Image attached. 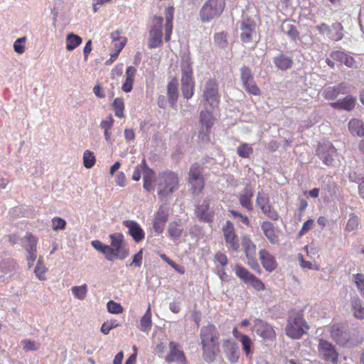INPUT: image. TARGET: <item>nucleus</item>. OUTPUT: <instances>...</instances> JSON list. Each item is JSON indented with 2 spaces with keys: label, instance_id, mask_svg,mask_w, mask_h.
Wrapping results in <instances>:
<instances>
[{
  "label": "nucleus",
  "instance_id": "f257e3e1",
  "mask_svg": "<svg viewBox=\"0 0 364 364\" xmlns=\"http://www.w3.org/2000/svg\"><path fill=\"white\" fill-rule=\"evenodd\" d=\"M200 340L203 359L209 363H213L220 352V333L216 326L208 323L200 330Z\"/></svg>",
  "mask_w": 364,
  "mask_h": 364
},
{
  "label": "nucleus",
  "instance_id": "f03ea898",
  "mask_svg": "<svg viewBox=\"0 0 364 364\" xmlns=\"http://www.w3.org/2000/svg\"><path fill=\"white\" fill-rule=\"evenodd\" d=\"M154 186L159 198L166 199L179 188L180 181L176 172L166 170L159 173L154 180Z\"/></svg>",
  "mask_w": 364,
  "mask_h": 364
},
{
  "label": "nucleus",
  "instance_id": "7ed1b4c3",
  "mask_svg": "<svg viewBox=\"0 0 364 364\" xmlns=\"http://www.w3.org/2000/svg\"><path fill=\"white\" fill-rule=\"evenodd\" d=\"M310 328L304 315L294 312L289 315L285 326V333L293 340H298L306 334Z\"/></svg>",
  "mask_w": 364,
  "mask_h": 364
},
{
  "label": "nucleus",
  "instance_id": "20e7f679",
  "mask_svg": "<svg viewBox=\"0 0 364 364\" xmlns=\"http://www.w3.org/2000/svg\"><path fill=\"white\" fill-rule=\"evenodd\" d=\"M226 6V0H206L200 10V18L203 23H208L219 17Z\"/></svg>",
  "mask_w": 364,
  "mask_h": 364
},
{
  "label": "nucleus",
  "instance_id": "39448f33",
  "mask_svg": "<svg viewBox=\"0 0 364 364\" xmlns=\"http://www.w3.org/2000/svg\"><path fill=\"white\" fill-rule=\"evenodd\" d=\"M204 168L198 163L192 164L188 173V183L193 194H200L205 188Z\"/></svg>",
  "mask_w": 364,
  "mask_h": 364
},
{
  "label": "nucleus",
  "instance_id": "423d86ee",
  "mask_svg": "<svg viewBox=\"0 0 364 364\" xmlns=\"http://www.w3.org/2000/svg\"><path fill=\"white\" fill-rule=\"evenodd\" d=\"M109 238L111 240L108 254L109 261H112L114 258L124 259L127 257L129 252L124 246V235L122 233H113L109 235Z\"/></svg>",
  "mask_w": 364,
  "mask_h": 364
},
{
  "label": "nucleus",
  "instance_id": "0eeeda50",
  "mask_svg": "<svg viewBox=\"0 0 364 364\" xmlns=\"http://www.w3.org/2000/svg\"><path fill=\"white\" fill-rule=\"evenodd\" d=\"M235 272L242 282L255 290L262 291L266 289L264 283L241 264L235 265Z\"/></svg>",
  "mask_w": 364,
  "mask_h": 364
},
{
  "label": "nucleus",
  "instance_id": "6e6552de",
  "mask_svg": "<svg viewBox=\"0 0 364 364\" xmlns=\"http://www.w3.org/2000/svg\"><path fill=\"white\" fill-rule=\"evenodd\" d=\"M164 18L160 16L152 18L151 25L149 31L148 47L154 49L161 46L163 43L162 25Z\"/></svg>",
  "mask_w": 364,
  "mask_h": 364
},
{
  "label": "nucleus",
  "instance_id": "1a4fd4ad",
  "mask_svg": "<svg viewBox=\"0 0 364 364\" xmlns=\"http://www.w3.org/2000/svg\"><path fill=\"white\" fill-rule=\"evenodd\" d=\"M203 97L205 104L213 109L218 107L220 95L218 90V83L215 78H210L205 82Z\"/></svg>",
  "mask_w": 364,
  "mask_h": 364
},
{
  "label": "nucleus",
  "instance_id": "9d476101",
  "mask_svg": "<svg viewBox=\"0 0 364 364\" xmlns=\"http://www.w3.org/2000/svg\"><path fill=\"white\" fill-rule=\"evenodd\" d=\"M252 331L264 341H273L277 336L274 326L261 318L254 320Z\"/></svg>",
  "mask_w": 364,
  "mask_h": 364
},
{
  "label": "nucleus",
  "instance_id": "9b49d317",
  "mask_svg": "<svg viewBox=\"0 0 364 364\" xmlns=\"http://www.w3.org/2000/svg\"><path fill=\"white\" fill-rule=\"evenodd\" d=\"M316 154L323 164L328 166H332L335 161L334 157L337 156V150L332 142L323 140L318 144Z\"/></svg>",
  "mask_w": 364,
  "mask_h": 364
},
{
  "label": "nucleus",
  "instance_id": "f8f14e48",
  "mask_svg": "<svg viewBox=\"0 0 364 364\" xmlns=\"http://www.w3.org/2000/svg\"><path fill=\"white\" fill-rule=\"evenodd\" d=\"M225 245L229 250L237 252L240 249V239L233 223L227 220L222 227Z\"/></svg>",
  "mask_w": 364,
  "mask_h": 364
},
{
  "label": "nucleus",
  "instance_id": "ddd939ff",
  "mask_svg": "<svg viewBox=\"0 0 364 364\" xmlns=\"http://www.w3.org/2000/svg\"><path fill=\"white\" fill-rule=\"evenodd\" d=\"M199 117L202 130L199 132L198 137L203 143H208L210 141V129L214 125L215 117L213 112L207 109L201 110Z\"/></svg>",
  "mask_w": 364,
  "mask_h": 364
},
{
  "label": "nucleus",
  "instance_id": "4468645a",
  "mask_svg": "<svg viewBox=\"0 0 364 364\" xmlns=\"http://www.w3.org/2000/svg\"><path fill=\"white\" fill-rule=\"evenodd\" d=\"M241 80L245 91L250 95L259 96L261 90L257 86L252 70L247 66H243L240 69Z\"/></svg>",
  "mask_w": 364,
  "mask_h": 364
},
{
  "label": "nucleus",
  "instance_id": "2eb2a0df",
  "mask_svg": "<svg viewBox=\"0 0 364 364\" xmlns=\"http://www.w3.org/2000/svg\"><path fill=\"white\" fill-rule=\"evenodd\" d=\"M319 356L326 362L337 364L338 361V353L335 347L330 342L321 338L318 346Z\"/></svg>",
  "mask_w": 364,
  "mask_h": 364
},
{
  "label": "nucleus",
  "instance_id": "dca6fc26",
  "mask_svg": "<svg viewBox=\"0 0 364 364\" xmlns=\"http://www.w3.org/2000/svg\"><path fill=\"white\" fill-rule=\"evenodd\" d=\"M167 363L176 362L178 364H187V359L181 346L175 341L169 342V353L165 357Z\"/></svg>",
  "mask_w": 364,
  "mask_h": 364
},
{
  "label": "nucleus",
  "instance_id": "f3484780",
  "mask_svg": "<svg viewBox=\"0 0 364 364\" xmlns=\"http://www.w3.org/2000/svg\"><path fill=\"white\" fill-rule=\"evenodd\" d=\"M128 228V233L136 242H140L145 237V232L141 227L134 220H127L122 223Z\"/></svg>",
  "mask_w": 364,
  "mask_h": 364
},
{
  "label": "nucleus",
  "instance_id": "a211bd4d",
  "mask_svg": "<svg viewBox=\"0 0 364 364\" xmlns=\"http://www.w3.org/2000/svg\"><path fill=\"white\" fill-rule=\"evenodd\" d=\"M332 338L339 345L345 346L350 340V335L341 324H334L331 328Z\"/></svg>",
  "mask_w": 364,
  "mask_h": 364
},
{
  "label": "nucleus",
  "instance_id": "6ab92c4d",
  "mask_svg": "<svg viewBox=\"0 0 364 364\" xmlns=\"http://www.w3.org/2000/svg\"><path fill=\"white\" fill-rule=\"evenodd\" d=\"M175 9L173 6L166 7L164 10L165 24H164V40L166 42L171 41V34L173 28V17Z\"/></svg>",
  "mask_w": 364,
  "mask_h": 364
},
{
  "label": "nucleus",
  "instance_id": "aec40b11",
  "mask_svg": "<svg viewBox=\"0 0 364 364\" xmlns=\"http://www.w3.org/2000/svg\"><path fill=\"white\" fill-rule=\"evenodd\" d=\"M168 219V211L163 208H160L155 213L153 221V229L157 235L163 232Z\"/></svg>",
  "mask_w": 364,
  "mask_h": 364
},
{
  "label": "nucleus",
  "instance_id": "412c9836",
  "mask_svg": "<svg viewBox=\"0 0 364 364\" xmlns=\"http://www.w3.org/2000/svg\"><path fill=\"white\" fill-rule=\"evenodd\" d=\"M259 257L263 268L267 272H272L277 268V262L275 257L267 250H260L259 251Z\"/></svg>",
  "mask_w": 364,
  "mask_h": 364
},
{
  "label": "nucleus",
  "instance_id": "4be33fe9",
  "mask_svg": "<svg viewBox=\"0 0 364 364\" xmlns=\"http://www.w3.org/2000/svg\"><path fill=\"white\" fill-rule=\"evenodd\" d=\"M193 65V63L189 55H183L181 57L180 62L181 80H194Z\"/></svg>",
  "mask_w": 364,
  "mask_h": 364
},
{
  "label": "nucleus",
  "instance_id": "5701e85b",
  "mask_svg": "<svg viewBox=\"0 0 364 364\" xmlns=\"http://www.w3.org/2000/svg\"><path fill=\"white\" fill-rule=\"evenodd\" d=\"M196 217L200 221L212 223L214 218V212L210 210L208 200H205L202 204L198 205L196 210Z\"/></svg>",
  "mask_w": 364,
  "mask_h": 364
},
{
  "label": "nucleus",
  "instance_id": "b1692460",
  "mask_svg": "<svg viewBox=\"0 0 364 364\" xmlns=\"http://www.w3.org/2000/svg\"><path fill=\"white\" fill-rule=\"evenodd\" d=\"M348 92V87L346 83L341 82L336 86L325 87L321 91L322 96L327 100H334L340 94Z\"/></svg>",
  "mask_w": 364,
  "mask_h": 364
},
{
  "label": "nucleus",
  "instance_id": "393cba45",
  "mask_svg": "<svg viewBox=\"0 0 364 364\" xmlns=\"http://www.w3.org/2000/svg\"><path fill=\"white\" fill-rule=\"evenodd\" d=\"M253 196L254 191L250 185H246L239 195V202L240 205L250 212L253 210Z\"/></svg>",
  "mask_w": 364,
  "mask_h": 364
},
{
  "label": "nucleus",
  "instance_id": "a878e982",
  "mask_svg": "<svg viewBox=\"0 0 364 364\" xmlns=\"http://www.w3.org/2000/svg\"><path fill=\"white\" fill-rule=\"evenodd\" d=\"M242 31L240 37L244 43H250L253 41L254 37L256 38L255 25L243 21L241 24Z\"/></svg>",
  "mask_w": 364,
  "mask_h": 364
},
{
  "label": "nucleus",
  "instance_id": "bb28decb",
  "mask_svg": "<svg viewBox=\"0 0 364 364\" xmlns=\"http://www.w3.org/2000/svg\"><path fill=\"white\" fill-rule=\"evenodd\" d=\"M355 102L356 100L355 97L350 95H347L337 102L330 103V106L336 109L351 111L355 106Z\"/></svg>",
  "mask_w": 364,
  "mask_h": 364
},
{
  "label": "nucleus",
  "instance_id": "cd10ccee",
  "mask_svg": "<svg viewBox=\"0 0 364 364\" xmlns=\"http://www.w3.org/2000/svg\"><path fill=\"white\" fill-rule=\"evenodd\" d=\"M261 229L264 235L272 244L279 242V235L277 234L274 225L269 221H264L261 224Z\"/></svg>",
  "mask_w": 364,
  "mask_h": 364
},
{
  "label": "nucleus",
  "instance_id": "c85d7f7f",
  "mask_svg": "<svg viewBox=\"0 0 364 364\" xmlns=\"http://www.w3.org/2000/svg\"><path fill=\"white\" fill-rule=\"evenodd\" d=\"M167 97L171 107H173L178 98V84L176 77H173L167 85Z\"/></svg>",
  "mask_w": 364,
  "mask_h": 364
},
{
  "label": "nucleus",
  "instance_id": "c756f323",
  "mask_svg": "<svg viewBox=\"0 0 364 364\" xmlns=\"http://www.w3.org/2000/svg\"><path fill=\"white\" fill-rule=\"evenodd\" d=\"M242 246L246 258L255 257L256 256V245L252 242L249 235H244L242 236Z\"/></svg>",
  "mask_w": 364,
  "mask_h": 364
},
{
  "label": "nucleus",
  "instance_id": "7c9ffc66",
  "mask_svg": "<svg viewBox=\"0 0 364 364\" xmlns=\"http://www.w3.org/2000/svg\"><path fill=\"white\" fill-rule=\"evenodd\" d=\"M136 73V69L134 66L131 65L127 68L125 72V80L122 86V89L124 92H129L132 91Z\"/></svg>",
  "mask_w": 364,
  "mask_h": 364
},
{
  "label": "nucleus",
  "instance_id": "2f4dec72",
  "mask_svg": "<svg viewBox=\"0 0 364 364\" xmlns=\"http://www.w3.org/2000/svg\"><path fill=\"white\" fill-rule=\"evenodd\" d=\"M144 173L143 176V188L148 192L153 190V181L154 178V171L150 168L144 159Z\"/></svg>",
  "mask_w": 364,
  "mask_h": 364
},
{
  "label": "nucleus",
  "instance_id": "473e14b6",
  "mask_svg": "<svg viewBox=\"0 0 364 364\" xmlns=\"http://www.w3.org/2000/svg\"><path fill=\"white\" fill-rule=\"evenodd\" d=\"M331 57L336 61L344 64L347 67L352 68L355 64L354 58L343 51L335 50L331 53Z\"/></svg>",
  "mask_w": 364,
  "mask_h": 364
},
{
  "label": "nucleus",
  "instance_id": "72a5a7b5",
  "mask_svg": "<svg viewBox=\"0 0 364 364\" xmlns=\"http://www.w3.org/2000/svg\"><path fill=\"white\" fill-rule=\"evenodd\" d=\"M181 92L183 98L189 100L193 97L195 92V80H181Z\"/></svg>",
  "mask_w": 364,
  "mask_h": 364
},
{
  "label": "nucleus",
  "instance_id": "f704fd0d",
  "mask_svg": "<svg viewBox=\"0 0 364 364\" xmlns=\"http://www.w3.org/2000/svg\"><path fill=\"white\" fill-rule=\"evenodd\" d=\"M273 62L275 66L282 70H286L291 68L293 60L284 54H280L274 58Z\"/></svg>",
  "mask_w": 364,
  "mask_h": 364
},
{
  "label": "nucleus",
  "instance_id": "c9c22d12",
  "mask_svg": "<svg viewBox=\"0 0 364 364\" xmlns=\"http://www.w3.org/2000/svg\"><path fill=\"white\" fill-rule=\"evenodd\" d=\"M183 231L181 222H171L168 226V233L173 240H178Z\"/></svg>",
  "mask_w": 364,
  "mask_h": 364
},
{
  "label": "nucleus",
  "instance_id": "e433bc0d",
  "mask_svg": "<svg viewBox=\"0 0 364 364\" xmlns=\"http://www.w3.org/2000/svg\"><path fill=\"white\" fill-rule=\"evenodd\" d=\"M348 129L353 134L364 136V123L358 119H352L349 121Z\"/></svg>",
  "mask_w": 364,
  "mask_h": 364
},
{
  "label": "nucleus",
  "instance_id": "4c0bfd02",
  "mask_svg": "<svg viewBox=\"0 0 364 364\" xmlns=\"http://www.w3.org/2000/svg\"><path fill=\"white\" fill-rule=\"evenodd\" d=\"M281 28L282 31L292 40H296L299 36V33L296 27L288 21H284L282 23Z\"/></svg>",
  "mask_w": 364,
  "mask_h": 364
},
{
  "label": "nucleus",
  "instance_id": "58836bf2",
  "mask_svg": "<svg viewBox=\"0 0 364 364\" xmlns=\"http://www.w3.org/2000/svg\"><path fill=\"white\" fill-rule=\"evenodd\" d=\"M352 310L355 318L364 319V306L362 305L361 300L359 298H355L351 301Z\"/></svg>",
  "mask_w": 364,
  "mask_h": 364
},
{
  "label": "nucleus",
  "instance_id": "ea45409f",
  "mask_svg": "<svg viewBox=\"0 0 364 364\" xmlns=\"http://www.w3.org/2000/svg\"><path fill=\"white\" fill-rule=\"evenodd\" d=\"M152 326L151 312L150 306L140 319V329L144 332H149Z\"/></svg>",
  "mask_w": 364,
  "mask_h": 364
},
{
  "label": "nucleus",
  "instance_id": "a19ab883",
  "mask_svg": "<svg viewBox=\"0 0 364 364\" xmlns=\"http://www.w3.org/2000/svg\"><path fill=\"white\" fill-rule=\"evenodd\" d=\"M82 42V39L80 36L74 34L69 33L66 37V49L68 51H71L79 46Z\"/></svg>",
  "mask_w": 364,
  "mask_h": 364
},
{
  "label": "nucleus",
  "instance_id": "79ce46f5",
  "mask_svg": "<svg viewBox=\"0 0 364 364\" xmlns=\"http://www.w3.org/2000/svg\"><path fill=\"white\" fill-rule=\"evenodd\" d=\"M225 355L228 360L232 363H236L238 360V346L234 343H230L225 350Z\"/></svg>",
  "mask_w": 364,
  "mask_h": 364
},
{
  "label": "nucleus",
  "instance_id": "37998d69",
  "mask_svg": "<svg viewBox=\"0 0 364 364\" xmlns=\"http://www.w3.org/2000/svg\"><path fill=\"white\" fill-rule=\"evenodd\" d=\"M114 115L119 118L124 117V102L121 97H117L112 104Z\"/></svg>",
  "mask_w": 364,
  "mask_h": 364
},
{
  "label": "nucleus",
  "instance_id": "c03bdc74",
  "mask_svg": "<svg viewBox=\"0 0 364 364\" xmlns=\"http://www.w3.org/2000/svg\"><path fill=\"white\" fill-rule=\"evenodd\" d=\"M253 153V148L247 143H242L237 148V154L239 156L247 159Z\"/></svg>",
  "mask_w": 364,
  "mask_h": 364
},
{
  "label": "nucleus",
  "instance_id": "a18cd8bd",
  "mask_svg": "<svg viewBox=\"0 0 364 364\" xmlns=\"http://www.w3.org/2000/svg\"><path fill=\"white\" fill-rule=\"evenodd\" d=\"M242 347V350L245 352V354L247 357H249L251 355L252 350V346H253V342L251 340V338L245 335L242 337V338L239 341Z\"/></svg>",
  "mask_w": 364,
  "mask_h": 364
},
{
  "label": "nucleus",
  "instance_id": "49530a36",
  "mask_svg": "<svg viewBox=\"0 0 364 364\" xmlns=\"http://www.w3.org/2000/svg\"><path fill=\"white\" fill-rule=\"evenodd\" d=\"M24 248L25 250L36 249L38 238L31 232H27L24 237Z\"/></svg>",
  "mask_w": 364,
  "mask_h": 364
},
{
  "label": "nucleus",
  "instance_id": "de8ad7c7",
  "mask_svg": "<svg viewBox=\"0 0 364 364\" xmlns=\"http://www.w3.org/2000/svg\"><path fill=\"white\" fill-rule=\"evenodd\" d=\"M92 246L95 250H97L100 252H101L103 255H105L106 259L108 261L110 260V258L108 256L109 251V245H105L102 242H101L100 240H93L92 242Z\"/></svg>",
  "mask_w": 364,
  "mask_h": 364
},
{
  "label": "nucleus",
  "instance_id": "09e8293b",
  "mask_svg": "<svg viewBox=\"0 0 364 364\" xmlns=\"http://www.w3.org/2000/svg\"><path fill=\"white\" fill-rule=\"evenodd\" d=\"M95 162L96 159L94 154L89 150H86L83 154L84 166L87 168H91L95 165Z\"/></svg>",
  "mask_w": 364,
  "mask_h": 364
},
{
  "label": "nucleus",
  "instance_id": "8fccbe9b",
  "mask_svg": "<svg viewBox=\"0 0 364 364\" xmlns=\"http://www.w3.org/2000/svg\"><path fill=\"white\" fill-rule=\"evenodd\" d=\"M261 210L266 217L272 220H277L279 219V213L270 203L264 207L263 206Z\"/></svg>",
  "mask_w": 364,
  "mask_h": 364
},
{
  "label": "nucleus",
  "instance_id": "3c124183",
  "mask_svg": "<svg viewBox=\"0 0 364 364\" xmlns=\"http://www.w3.org/2000/svg\"><path fill=\"white\" fill-rule=\"evenodd\" d=\"M72 292L73 295L78 299H84L87 293V284H82L81 286H75L72 288Z\"/></svg>",
  "mask_w": 364,
  "mask_h": 364
},
{
  "label": "nucleus",
  "instance_id": "603ef678",
  "mask_svg": "<svg viewBox=\"0 0 364 364\" xmlns=\"http://www.w3.org/2000/svg\"><path fill=\"white\" fill-rule=\"evenodd\" d=\"M47 271V268L43 264L41 259H39L38 261V263L35 267L34 272L36 274V276L40 279V280H45V273Z\"/></svg>",
  "mask_w": 364,
  "mask_h": 364
},
{
  "label": "nucleus",
  "instance_id": "864d4df0",
  "mask_svg": "<svg viewBox=\"0 0 364 364\" xmlns=\"http://www.w3.org/2000/svg\"><path fill=\"white\" fill-rule=\"evenodd\" d=\"M107 308L111 314H121L123 312L124 309L119 303L115 302L112 300L109 301L107 304Z\"/></svg>",
  "mask_w": 364,
  "mask_h": 364
},
{
  "label": "nucleus",
  "instance_id": "5fc2aeb1",
  "mask_svg": "<svg viewBox=\"0 0 364 364\" xmlns=\"http://www.w3.org/2000/svg\"><path fill=\"white\" fill-rule=\"evenodd\" d=\"M119 325V323L117 320L107 321L102 325L101 332L105 335H107L112 329L117 327Z\"/></svg>",
  "mask_w": 364,
  "mask_h": 364
},
{
  "label": "nucleus",
  "instance_id": "6e6d98bb",
  "mask_svg": "<svg viewBox=\"0 0 364 364\" xmlns=\"http://www.w3.org/2000/svg\"><path fill=\"white\" fill-rule=\"evenodd\" d=\"M298 259L300 263V266L304 269H316L319 270L320 266L318 264H314L312 262L309 261H306L304 259V257L301 254H299L298 255Z\"/></svg>",
  "mask_w": 364,
  "mask_h": 364
},
{
  "label": "nucleus",
  "instance_id": "4d7b16f0",
  "mask_svg": "<svg viewBox=\"0 0 364 364\" xmlns=\"http://www.w3.org/2000/svg\"><path fill=\"white\" fill-rule=\"evenodd\" d=\"M358 217L355 215H352L347 222L346 230L348 232L353 231L358 228Z\"/></svg>",
  "mask_w": 364,
  "mask_h": 364
},
{
  "label": "nucleus",
  "instance_id": "13d9d810",
  "mask_svg": "<svg viewBox=\"0 0 364 364\" xmlns=\"http://www.w3.org/2000/svg\"><path fill=\"white\" fill-rule=\"evenodd\" d=\"M52 228L53 230H61L65 228L66 221L59 217H55L52 219Z\"/></svg>",
  "mask_w": 364,
  "mask_h": 364
},
{
  "label": "nucleus",
  "instance_id": "bf43d9fd",
  "mask_svg": "<svg viewBox=\"0 0 364 364\" xmlns=\"http://www.w3.org/2000/svg\"><path fill=\"white\" fill-rule=\"evenodd\" d=\"M214 41L218 46L220 47H225L228 43L227 33L225 32L215 33L214 35Z\"/></svg>",
  "mask_w": 364,
  "mask_h": 364
},
{
  "label": "nucleus",
  "instance_id": "052dcab7",
  "mask_svg": "<svg viewBox=\"0 0 364 364\" xmlns=\"http://www.w3.org/2000/svg\"><path fill=\"white\" fill-rule=\"evenodd\" d=\"M355 283L360 293L364 296V274L357 273L354 274Z\"/></svg>",
  "mask_w": 364,
  "mask_h": 364
},
{
  "label": "nucleus",
  "instance_id": "680f3d73",
  "mask_svg": "<svg viewBox=\"0 0 364 364\" xmlns=\"http://www.w3.org/2000/svg\"><path fill=\"white\" fill-rule=\"evenodd\" d=\"M26 40V37L18 38L14 43V49L18 54H23L25 52V43Z\"/></svg>",
  "mask_w": 364,
  "mask_h": 364
},
{
  "label": "nucleus",
  "instance_id": "e2e57ef3",
  "mask_svg": "<svg viewBox=\"0 0 364 364\" xmlns=\"http://www.w3.org/2000/svg\"><path fill=\"white\" fill-rule=\"evenodd\" d=\"M269 203V198L267 194H261L258 193L256 199V204L260 209H262V207L267 205Z\"/></svg>",
  "mask_w": 364,
  "mask_h": 364
},
{
  "label": "nucleus",
  "instance_id": "0e129e2a",
  "mask_svg": "<svg viewBox=\"0 0 364 364\" xmlns=\"http://www.w3.org/2000/svg\"><path fill=\"white\" fill-rule=\"evenodd\" d=\"M114 124V119L109 114L105 119L102 120L100 122V127L103 131L111 130Z\"/></svg>",
  "mask_w": 364,
  "mask_h": 364
},
{
  "label": "nucleus",
  "instance_id": "69168bd1",
  "mask_svg": "<svg viewBox=\"0 0 364 364\" xmlns=\"http://www.w3.org/2000/svg\"><path fill=\"white\" fill-rule=\"evenodd\" d=\"M142 259H143V249H141L137 253H136L133 256V259L132 262L130 263V266H135L137 267H140L142 264Z\"/></svg>",
  "mask_w": 364,
  "mask_h": 364
},
{
  "label": "nucleus",
  "instance_id": "338daca9",
  "mask_svg": "<svg viewBox=\"0 0 364 364\" xmlns=\"http://www.w3.org/2000/svg\"><path fill=\"white\" fill-rule=\"evenodd\" d=\"M144 173V159L142 160L140 164H138L135 168L132 174V180L135 181H138L141 178V173Z\"/></svg>",
  "mask_w": 364,
  "mask_h": 364
},
{
  "label": "nucleus",
  "instance_id": "774afa93",
  "mask_svg": "<svg viewBox=\"0 0 364 364\" xmlns=\"http://www.w3.org/2000/svg\"><path fill=\"white\" fill-rule=\"evenodd\" d=\"M247 264L250 267V268L254 270L255 272L260 274L262 272V269L257 260L256 259V256L255 257H247Z\"/></svg>",
  "mask_w": 364,
  "mask_h": 364
}]
</instances>
